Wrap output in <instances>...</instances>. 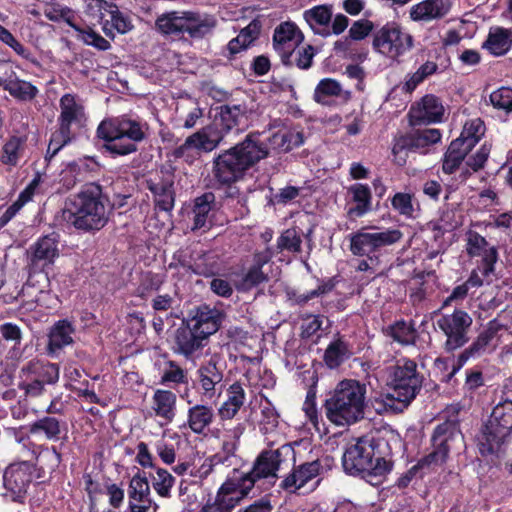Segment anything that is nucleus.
I'll use <instances>...</instances> for the list:
<instances>
[{"label":"nucleus","mask_w":512,"mask_h":512,"mask_svg":"<svg viewBox=\"0 0 512 512\" xmlns=\"http://www.w3.org/2000/svg\"><path fill=\"white\" fill-rule=\"evenodd\" d=\"M259 137V132L249 133L243 141L214 157L212 175L219 186H231L242 180L251 168L269 156V147Z\"/></svg>","instance_id":"f257e3e1"},{"label":"nucleus","mask_w":512,"mask_h":512,"mask_svg":"<svg viewBox=\"0 0 512 512\" xmlns=\"http://www.w3.org/2000/svg\"><path fill=\"white\" fill-rule=\"evenodd\" d=\"M342 464L351 475L383 477L393 467L392 449L384 437L365 435L346 448Z\"/></svg>","instance_id":"f03ea898"},{"label":"nucleus","mask_w":512,"mask_h":512,"mask_svg":"<svg viewBox=\"0 0 512 512\" xmlns=\"http://www.w3.org/2000/svg\"><path fill=\"white\" fill-rule=\"evenodd\" d=\"M111 203L104 195L102 186L86 184L78 192L69 207L62 210V219L75 229L83 232L99 231L109 221Z\"/></svg>","instance_id":"7ed1b4c3"},{"label":"nucleus","mask_w":512,"mask_h":512,"mask_svg":"<svg viewBox=\"0 0 512 512\" xmlns=\"http://www.w3.org/2000/svg\"><path fill=\"white\" fill-rule=\"evenodd\" d=\"M148 125L128 115L106 118L97 127L103 148L113 156H126L138 151V144L147 139Z\"/></svg>","instance_id":"20e7f679"},{"label":"nucleus","mask_w":512,"mask_h":512,"mask_svg":"<svg viewBox=\"0 0 512 512\" xmlns=\"http://www.w3.org/2000/svg\"><path fill=\"white\" fill-rule=\"evenodd\" d=\"M366 386L356 380L341 381L325 401L326 417L337 426H348L364 418Z\"/></svg>","instance_id":"39448f33"},{"label":"nucleus","mask_w":512,"mask_h":512,"mask_svg":"<svg viewBox=\"0 0 512 512\" xmlns=\"http://www.w3.org/2000/svg\"><path fill=\"white\" fill-rule=\"evenodd\" d=\"M217 25L214 16L193 11H171L161 14L155 21V29L163 36L202 39L212 33Z\"/></svg>","instance_id":"423d86ee"},{"label":"nucleus","mask_w":512,"mask_h":512,"mask_svg":"<svg viewBox=\"0 0 512 512\" xmlns=\"http://www.w3.org/2000/svg\"><path fill=\"white\" fill-rule=\"evenodd\" d=\"M422 385V377L417 372L415 361L399 359L391 368L389 386L392 392L385 400V406L393 412H402L416 397Z\"/></svg>","instance_id":"0eeeda50"},{"label":"nucleus","mask_w":512,"mask_h":512,"mask_svg":"<svg viewBox=\"0 0 512 512\" xmlns=\"http://www.w3.org/2000/svg\"><path fill=\"white\" fill-rule=\"evenodd\" d=\"M512 434V400L501 399L493 408L489 422L478 436V449L482 456L497 452Z\"/></svg>","instance_id":"6e6552de"},{"label":"nucleus","mask_w":512,"mask_h":512,"mask_svg":"<svg viewBox=\"0 0 512 512\" xmlns=\"http://www.w3.org/2000/svg\"><path fill=\"white\" fill-rule=\"evenodd\" d=\"M403 234L398 229L380 230L377 227H362L350 235V251L355 256H367L374 265L380 264L376 255L381 249L399 242Z\"/></svg>","instance_id":"1a4fd4ad"},{"label":"nucleus","mask_w":512,"mask_h":512,"mask_svg":"<svg viewBox=\"0 0 512 512\" xmlns=\"http://www.w3.org/2000/svg\"><path fill=\"white\" fill-rule=\"evenodd\" d=\"M19 388L31 397H38L45 391L46 385H54L60 377V367L49 361L32 359L24 364L19 372Z\"/></svg>","instance_id":"9d476101"},{"label":"nucleus","mask_w":512,"mask_h":512,"mask_svg":"<svg viewBox=\"0 0 512 512\" xmlns=\"http://www.w3.org/2000/svg\"><path fill=\"white\" fill-rule=\"evenodd\" d=\"M224 135L214 126H205L189 135L185 141L173 149L171 156L193 165L201 158V153L215 150L223 141Z\"/></svg>","instance_id":"9b49d317"},{"label":"nucleus","mask_w":512,"mask_h":512,"mask_svg":"<svg viewBox=\"0 0 512 512\" xmlns=\"http://www.w3.org/2000/svg\"><path fill=\"white\" fill-rule=\"evenodd\" d=\"M431 452L422 458V464L428 467L441 466L449 458V454L462 443L463 435L456 420H446L438 424L431 435Z\"/></svg>","instance_id":"f8f14e48"},{"label":"nucleus","mask_w":512,"mask_h":512,"mask_svg":"<svg viewBox=\"0 0 512 512\" xmlns=\"http://www.w3.org/2000/svg\"><path fill=\"white\" fill-rule=\"evenodd\" d=\"M413 45L412 35L395 22L386 23L373 33V49L392 61L398 62L401 56L412 49Z\"/></svg>","instance_id":"ddd939ff"},{"label":"nucleus","mask_w":512,"mask_h":512,"mask_svg":"<svg viewBox=\"0 0 512 512\" xmlns=\"http://www.w3.org/2000/svg\"><path fill=\"white\" fill-rule=\"evenodd\" d=\"M436 323L446 336V341L443 344L446 352L452 353L469 342V331L473 319L466 311L456 309L451 314L442 315Z\"/></svg>","instance_id":"4468645a"},{"label":"nucleus","mask_w":512,"mask_h":512,"mask_svg":"<svg viewBox=\"0 0 512 512\" xmlns=\"http://www.w3.org/2000/svg\"><path fill=\"white\" fill-rule=\"evenodd\" d=\"M502 328L503 325L497 319L489 321L474 341L458 355L457 364L454 365L452 371L445 376V380L449 381L469 359L478 358L489 351H493L496 347L494 341Z\"/></svg>","instance_id":"2eb2a0df"},{"label":"nucleus","mask_w":512,"mask_h":512,"mask_svg":"<svg viewBox=\"0 0 512 512\" xmlns=\"http://www.w3.org/2000/svg\"><path fill=\"white\" fill-rule=\"evenodd\" d=\"M292 454H294V450L287 444L277 449L263 450L255 459L249 472L256 482L261 479L275 481L278 478L277 472L286 461V457Z\"/></svg>","instance_id":"dca6fc26"},{"label":"nucleus","mask_w":512,"mask_h":512,"mask_svg":"<svg viewBox=\"0 0 512 512\" xmlns=\"http://www.w3.org/2000/svg\"><path fill=\"white\" fill-rule=\"evenodd\" d=\"M32 482V469L28 462L11 464L3 474L5 497L22 503Z\"/></svg>","instance_id":"f3484780"},{"label":"nucleus","mask_w":512,"mask_h":512,"mask_svg":"<svg viewBox=\"0 0 512 512\" xmlns=\"http://www.w3.org/2000/svg\"><path fill=\"white\" fill-rule=\"evenodd\" d=\"M466 252L470 257H480L479 270L485 277L495 275L498 261V249L477 232L470 231L467 235Z\"/></svg>","instance_id":"a211bd4d"},{"label":"nucleus","mask_w":512,"mask_h":512,"mask_svg":"<svg viewBox=\"0 0 512 512\" xmlns=\"http://www.w3.org/2000/svg\"><path fill=\"white\" fill-rule=\"evenodd\" d=\"M445 108L441 99L433 94L423 96L415 102L408 113L411 125H428L443 121Z\"/></svg>","instance_id":"6ab92c4d"},{"label":"nucleus","mask_w":512,"mask_h":512,"mask_svg":"<svg viewBox=\"0 0 512 512\" xmlns=\"http://www.w3.org/2000/svg\"><path fill=\"white\" fill-rule=\"evenodd\" d=\"M302 40L303 35L293 22H283L275 28L273 47L284 65H292L291 57Z\"/></svg>","instance_id":"aec40b11"},{"label":"nucleus","mask_w":512,"mask_h":512,"mask_svg":"<svg viewBox=\"0 0 512 512\" xmlns=\"http://www.w3.org/2000/svg\"><path fill=\"white\" fill-rule=\"evenodd\" d=\"M59 106L58 130L73 137L72 127L81 124L84 118V107L77 96L70 93L60 98Z\"/></svg>","instance_id":"412c9836"},{"label":"nucleus","mask_w":512,"mask_h":512,"mask_svg":"<svg viewBox=\"0 0 512 512\" xmlns=\"http://www.w3.org/2000/svg\"><path fill=\"white\" fill-rule=\"evenodd\" d=\"M256 484L255 478L250 472H239L233 470V474L228 476L224 483L218 488V492L224 497L232 498L237 501V505L247 498Z\"/></svg>","instance_id":"4be33fe9"},{"label":"nucleus","mask_w":512,"mask_h":512,"mask_svg":"<svg viewBox=\"0 0 512 512\" xmlns=\"http://www.w3.org/2000/svg\"><path fill=\"white\" fill-rule=\"evenodd\" d=\"M222 318L223 315L219 310L201 305L196 308L193 316L186 323L207 340L210 335L219 330Z\"/></svg>","instance_id":"5701e85b"},{"label":"nucleus","mask_w":512,"mask_h":512,"mask_svg":"<svg viewBox=\"0 0 512 512\" xmlns=\"http://www.w3.org/2000/svg\"><path fill=\"white\" fill-rule=\"evenodd\" d=\"M223 377V369L218 366L216 356H212L196 370L197 383L202 390V395L208 399L215 396L216 388L221 385Z\"/></svg>","instance_id":"b1692460"},{"label":"nucleus","mask_w":512,"mask_h":512,"mask_svg":"<svg viewBox=\"0 0 512 512\" xmlns=\"http://www.w3.org/2000/svg\"><path fill=\"white\" fill-rule=\"evenodd\" d=\"M204 341L205 339L189 324L183 323L175 332L173 351L190 359L204 347Z\"/></svg>","instance_id":"393cba45"},{"label":"nucleus","mask_w":512,"mask_h":512,"mask_svg":"<svg viewBox=\"0 0 512 512\" xmlns=\"http://www.w3.org/2000/svg\"><path fill=\"white\" fill-rule=\"evenodd\" d=\"M147 189L153 195L155 208L160 211L170 212L175 204L174 182L168 178L148 179Z\"/></svg>","instance_id":"a878e982"},{"label":"nucleus","mask_w":512,"mask_h":512,"mask_svg":"<svg viewBox=\"0 0 512 512\" xmlns=\"http://www.w3.org/2000/svg\"><path fill=\"white\" fill-rule=\"evenodd\" d=\"M319 460L303 463L294 467L281 482L280 487L287 492H296L320 473Z\"/></svg>","instance_id":"bb28decb"},{"label":"nucleus","mask_w":512,"mask_h":512,"mask_svg":"<svg viewBox=\"0 0 512 512\" xmlns=\"http://www.w3.org/2000/svg\"><path fill=\"white\" fill-rule=\"evenodd\" d=\"M351 92L344 90L341 83L333 78H323L316 85L313 100L323 106H332L337 99L348 101Z\"/></svg>","instance_id":"cd10ccee"},{"label":"nucleus","mask_w":512,"mask_h":512,"mask_svg":"<svg viewBox=\"0 0 512 512\" xmlns=\"http://www.w3.org/2000/svg\"><path fill=\"white\" fill-rule=\"evenodd\" d=\"M245 430L244 423H237L233 427L225 429L222 442V452L224 455L217 453L210 458V465L209 469L205 472L206 474L212 470L213 466L223 464L230 457L235 456L240 444V438Z\"/></svg>","instance_id":"c85d7f7f"},{"label":"nucleus","mask_w":512,"mask_h":512,"mask_svg":"<svg viewBox=\"0 0 512 512\" xmlns=\"http://www.w3.org/2000/svg\"><path fill=\"white\" fill-rule=\"evenodd\" d=\"M451 7V0H424L411 8L410 17L414 21L441 19L449 13Z\"/></svg>","instance_id":"c756f323"},{"label":"nucleus","mask_w":512,"mask_h":512,"mask_svg":"<svg viewBox=\"0 0 512 512\" xmlns=\"http://www.w3.org/2000/svg\"><path fill=\"white\" fill-rule=\"evenodd\" d=\"M274 254L275 251L271 247H266L264 250L256 251L253 254V264L242 279L244 289H251L268 281V276L263 272L262 267L272 259Z\"/></svg>","instance_id":"7c9ffc66"},{"label":"nucleus","mask_w":512,"mask_h":512,"mask_svg":"<svg viewBox=\"0 0 512 512\" xmlns=\"http://www.w3.org/2000/svg\"><path fill=\"white\" fill-rule=\"evenodd\" d=\"M59 256L58 239L55 234L40 238L33 246L30 264L33 268L41 264L42 267L51 265Z\"/></svg>","instance_id":"2f4dec72"},{"label":"nucleus","mask_w":512,"mask_h":512,"mask_svg":"<svg viewBox=\"0 0 512 512\" xmlns=\"http://www.w3.org/2000/svg\"><path fill=\"white\" fill-rule=\"evenodd\" d=\"M74 332L75 328L70 321L63 319L55 322L48 333L47 354L53 356L72 344Z\"/></svg>","instance_id":"473e14b6"},{"label":"nucleus","mask_w":512,"mask_h":512,"mask_svg":"<svg viewBox=\"0 0 512 512\" xmlns=\"http://www.w3.org/2000/svg\"><path fill=\"white\" fill-rule=\"evenodd\" d=\"M347 194L354 206L347 210L350 218H359L372 210V193L368 185L355 183L347 188Z\"/></svg>","instance_id":"72a5a7b5"},{"label":"nucleus","mask_w":512,"mask_h":512,"mask_svg":"<svg viewBox=\"0 0 512 512\" xmlns=\"http://www.w3.org/2000/svg\"><path fill=\"white\" fill-rule=\"evenodd\" d=\"M332 5H317L305 10L303 17L315 34L322 37L331 35L330 23L332 21Z\"/></svg>","instance_id":"f704fd0d"},{"label":"nucleus","mask_w":512,"mask_h":512,"mask_svg":"<svg viewBox=\"0 0 512 512\" xmlns=\"http://www.w3.org/2000/svg\"><path fill=\"white\" fill-rule=\"evenodd\" d=\"M246 401V392L243 385L236 381L227 389V399L218 408V416L220 420L233 419Z\"/></svg>","instance_id":"c9c22d12"},{"label":"nucleus","mask_w":512,"mask_h":512,"mask_svg":"<svg viewBox=\"0 0 512 512\" xmlns=\"http://www.w3.org/2000/svg\"><path fill=\"white\" fill-rule=\"evenodd\" d=\"M245 118L246 107L244 105H223L220 107L218 116L215 119V125L213 126L225 135L234 127L239 126Z\"/></svg>","instance_id":"e433bc0d"},{"label":"nucleus","mask_w":512,"mask_h":512,"mask_svg":"<svg viewBox=\"0 0 512 512\" xmlns=\"http://www.w3.org/2000/svg\"><path fill=\"white\" fill-rule=\"evenodd\" d=\"M214 410L205 404H196L188 409L187 425L195 434H204L214 421Z\"/></svg>","instance_id":"4c0bfd02"},{"label":"nucleus","mask_w":512,"mask_h":512,"mask_svg":"<svg viewBox=\"0 0 512 512\" xmlns=\"http://www.w3.org/2000/svg\"><path fill=\"white\" fill-rule=\"evenodd\" d=\"M471 151V141L463 143L462 140L454 139L447 148L443 157L442 170L445 174H453L468 153Z\"/></svg>","instance_id":"58836bf2"},{"label":"nucleus","mask_w":512,"mask_h":512,"mask_svg":"<svg viewBox=\"0 0 512 512\" xmlns=\"http://www.w3.org/2000/svg\"><path fill=\"white\" fill-rule=\"evenodd\" d=\"M353 355L351 344L338 336L327 346L323 360L328 368H338Z\"/></svg>","instance_id":"ea45409f"},{"label":"nucleus","mask_w":512,"mask_h":512,"mask_svg":"<svg viewBox=\"0 0 512 512\" xmlns=\"http://www.w3.org/2000/svg\"><path fill=\"white\" fill-rule=\"evenodd\" d=\"M512 46V29L503 27L491 28L483 48L494 56L505 55Z\"/></svg>","instance_id":"a19ab883"},{"label":"nucleus","mask_w":512,"mask_h":512,"mask_svg":"<svg viewBox=\"0 0 512 512\" xmlns=\"http://www.w3.org/2000/svg\"><path fill=\"white\" fill-rule=\"evenodd\" d=\"M66 423L54 416H44L37 419L29 426V432L33 435L43 434L46 439L57 441L61 433H66Z\"/></svg>","instance_id":"79ce46f5"},{"label":"nucleus","mask_w":512,"mask_h":512,"mask_svg":"<svg viewBox=\"0 0 512 512\" xmlns=\"http://www.w3.org/2000/svg\"><path fill=\"white\" fill-rule=\"evenodd\" d=\"M304 142L301 132L281 129L273 133L268 138V143L273 150L279 152H289L295 147H299Z\"/></svg>","instance_id":"37998d69"},{"label":"nucleus","mask_w":512,"mask_h":512,"mask_svg":"<svg viewBox=\"0 0 512 512\" xmlns=\"http://www.w3.org/2000/svg\"><path fill=\"white\" fill-rule=\"evenodd\" d=\"M176 394L169 390L158 389L153 395V410L158 417L172 421L175 416Z\"/></svg>","instance_id":"c03bdc74"},{"label":"nucleus","mask_w":512,"mask_h":512,"mask_svg":"<svg viewBox=\"0 0 512 512\" xmlns=\"http://www.w3.org/2000/svg\"><path fill=\"white\" fill-rule=\"evenodd\" d=\"M214 195L212 193H205L197 197L194 201L192 209L193 225L192 230H199L209 228V214L211 212L212 203L214 202Z\"/></svg>","instance_id":"a18cd8bd"},{"label":"nucleus","mask_w":512,"mask_h":512,"mask_svg":"<svg viewBox=\"0 0 512 512\" xmlns=\"http://www.w3.org/2000/svg\"><path fill=\"white\" fill-rule=\"evenodd\" d=\"M0 87H3L12 97L21 101H30L38 93V89L34 85L18 78L3 79L0 77Z\"/></svg>","instance_id":"49530a36"},{"label":"nucleus","mask_w":512,"mask_h":512,"mask_svg":"<svg viewBox=\"0 0 512 512\" xmlns=\"http://www.w3.org/2000/svg\"><path fill=\"white\" fill-rule=\"evenodd\" d=\"M304 233L297 227H291L285 229L276 242V252L282 253L287 251L293 254H299L302 252V237Z\"/></svg>","instance_id":"de8ad7c7"},{"label":"nucleus","mask_w":512,"mask_h":512,"mask_svg":"<svg viewBox=\"0 0 512 512\" xmlns=\"http://www.w3.org/2000/svg\"><path fill=\"white\" fill-rule=\"evenodd\" d=\"M386 334L401 345H413L417 338L414 324L405 320L396 321L388 326Z\"/></svg>","instance_id":"09e8293b"},{"label":"nucleus","mask_w":512,"mask_h":512,"mask_svg":"<svg viewBox=\"0 0 512 512\" xmlns=\"http://www.w3.org/2000/svg\"><path fill=\"white\" fill-rule=\"evenodd\" d=\"M25 139L19 136L9 137L2 147L0 161L4 165L16 166L23 156Z\"/></svg>","instance_id":"8fccbe9b"},{"label":"nucleus","mask_w":512,"mask_h":512,"mask_svg":"<svg viewBox=\"0 0 512 512\" xmlns=\"http://www.w3.org/2000/svg\"><path fill=\"white\" fill-rule=\"evenodd\" d=\"M128 500L147 503L150 499V486L144 473L135 474L128 485Z\"/></svg>","instance_id":"3c124183"},{"label":"nucleus","mask_w":512,"mask_h":512,"mask_svg":"<svg viewBox=\"0 0 512 512\" xmlns=\"http://www.w3.org/2000/svg\"><path fill=\"white\" fill-rule=\"evenodd\" d=\"M188 371L182 368L176 361L168 360L164 363L160 383L162 385L188 384Z\"/></svg>","instance_id":"603ef678"},{"label":"nucleus","mask_w":512,"mask_h":512,"mask_svg":"<svg viewBox=\"0 0 512 512\" xmlns=\"http://www.w3.org/2000/svg\"><path fill=\"white\" fill-rule=\"evenodd\" d=\"M413 150H416V147L414 146V137L412 132L401 134L394 138L392 154L394 156V162L397 165H405L407 161V152Z\"/></svg>","instance_id":"864d4df0"},{"label":"nucleus","mask_w":512,"mask_h":512,"mask_svg":"<svg viewBox=\"0 0 512 512\" xmlns=\"http://www.w3.org/2000/svg\"><path fill=\"white\" fill-rule=\"evenodd\" d=\"M191 271L205 277L213 276L219 271V257L213 253H203L194 261Z\"/></svg>","instance_id":"5fc2aeb1"},{"label":"nucleus","mask_w":512,"mask_h":512,"mask_svg":"<svg viewBox=\"0 0 512 512\" xmlns=\"http://www.w3.org/2000/svg\"><path fill=\"white\" fill-rule=\"evenodd\" d=\"M43 14L54 22L65 21L69 26L75 30H79V27L73 23L74 13L73 11L65 6H62L56 2H49L44 5Z\"/></svg>","instance_id":"6e6d98bb"},{"label":"nucleus","mask_w":512,"mask_h":512,"mask_svg":"<svg viewBox=\"0 0 512 512\" xmlns=\"http://www.w3.org/2000/svg\"><path fill=\"white\" fill-rule=\"evenodd\" d=\"M485 125L480 118L467 121L457 140H462L464 144L471 141V150L479 142L481 136L484 135Z\"/></svg>","instance_id":"4d7b16f0"},{"label":"nucleus","mask_w":512,"mask_h":512,"mask_svg":"<svg viewBox=\"0 0 512 512\" xmlns=\"http://www.w3.org/2000/svg\"><path fill=\"white\" fill-rule=\"evenodd\" d=\"M175 478L166 469L156 468V475L152 476V486L157 494L163 498L171 496Z\"/></svg>","instance_id":"13d9d810"},{"label":"nucleus","mask_w":512,"mask_h":512,"mask_svg":"<svg viewBox=\"0 0 512 512\" xmlns=\"http://www.w3.org/2000/svg\"><path fill=\"white\" fill-rule=\"evenodd\" d=\"M279 413L269 400L261 405L260 430L264 433L274 431L279 424Z\"/></svg>","instance_id":"bf43d9fd"},{"label":"nucleus","mask_w":512,"mask_h":512,"mask_svg":"<svg viewBox=\"0 0 512 512\" xmlns=\"http://www.w3.org/2000/svg\"><path fill=\"white\" fill-rule=\"evenodd\" d=\"M391 206L401 216L414 217V196L410 193L397 192L391 199Z\"/></svg>","instance_id":"052dcab7"},{"label":"nucleus","mask_w":512,"mask_h":512,"mask_svg":"<svg viewBox=\"0 0 512 512\" xmlns=\"http://www.w3.org/2000/svg\"><path fill=\"white\" fill-rule=\"evenodd\" d=\"M0 41L9 46L17 55L25 60L34 62L32 52L20 43L12 33L0 25Z\"/></svg>","instance_id":"680f3d73"},{"label":"nucleus","mask_w":512,"mask_h":512,"mask_svg":"<svg viewBox=\"0 0 512 512\" xmlns=\"http://www.w3.org/2000/svg\"><path fill=\"white\" fill-rule=\"evenodd\" d=\"M414 137V146L417 149H422L434 145L441 141L442 134L439 129L428 128L423 130H416L412 132Z\"/></svg>","instance_id":"e2e57ef3"},{"label":"nucleus","mask_w":512,"mask_h":512,"mask_svg":"<svg viewBox=\"0 0 512 512\" xmlns=\"http://www.w3.org/2000/svg\"><path fill=\"white\" fill-rule=\"evenodd\" d=\"M489 100L494 108L506 113L512 112V88H498L490 94Z\"/></svg>","instance_id":"0e129e2a"},{"label":"nucleus","mask_w":512,"mask_h":512,"mask_svg":"<svg viewBox=\"0 0 512 512\" xmlns=\"http://www.w3.org/2000/svg\"><path fill=\"white\" fill-rule=\"evenodd\" d=\"M237 506V501L224 497L218 491L213 501H207L198 512H232Z\"/></svg>","instance_id":"69168bd1"},{"label":"nucleus","mask_w":512,"mask_h":512,"mask_svg":"<svg viewBox=\"0 0 512 512\" xmlns=\"http://www.w3.org/2000/svg\"><path fill=\"white\" fill-rule=\"evenodd\" d=\"M77 31L80 33V40L83 41L85 44L93 46L100 51H106L110 49V42L106 40L104 37H102L100 34L96 33L94 30H84L79 28V30Z\"/></svg>","instance_id":"338daca9"},{"label":"nucleus","mask_w":512,"mask_h":512,"mask_svg":"<svg viewBox=\"0 0 512 512\" xmlns=\"http://www.w3.org/2000/svg\"><path fill=\"white\" fill-rule=\"evenodd\" d=\"M374 30V24L368 19H360L352 23L348 36L351 40L361 41Z\"/></svg>","instance_id":"774afa93"}]
</instances>
